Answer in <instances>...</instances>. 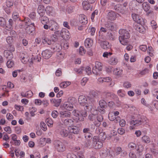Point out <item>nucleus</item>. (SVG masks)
I'll list each match as a JSON object with an SVG mask.
<instances>
[{
    "label": "nucleus",
    "instance_id": "2f4dec72",
    "mask_svg": "<svg viewBox=\"0 0 158 158\" xmlns=\"http://www.w3.org/2000/svg\"><path fill=\"white\" fill-rule=\"evenodd\" d=\"M32 93L31 91H29L25 93L22 92L21 93V95L22 97L30 98L32 95Z\"/></svg>",
    "mask_w": 158,
    "mask_h": 158
},
{
    "label": "nucleus",
    "instance_id": "a878e982",
    "mask_svg": "<svg viewBox=\"0 0 158 158\" xmlns=\"http://www.w3.org/2000/svg\"><path fill=\"white\" fill-rule=\"evenodd\" d=\"M109 150L107 149H103L100 151V156L102 158H106L108 155Z\"/></svg>",
    "mask_w": 158,
    "mask_h": 158
},
{
    "label": "nucleus",
    "instance_id": "f257e3e1",
    "mask_svg": "<svg viewBox=\"0 0 158 158\" xmlns=\"http://www.w3.org/2000/svg\"><path fill=\"white\" fill-rule=\"evenodd\" d=\"M120 35L118 39L120 43L123 45H127L128 44L129 39L130 37L128 31L124 29H120L119 31Z\"/></svg>",
    "mask_w": 158,
    "mask_h": 158
},
{
    "label": "nucleus",
    "instance_id": "c85d7f7f",
    "mask_svg": "<svg viewBox=\"0 0 158 158\" xmlns=\"http://www.w3.org/2000/svg\"><path fill=\"white\" fill-rule=\"evenodd\" d=\"M118 62V60L115 56L112 57L109 60V63L111 65H115Z\"/></svg>",
    "mask_w": 158,
    "mask_h": 158
},
{
    "label": "nucleus",
    "instance_id": "c03bdc74",
    "mask_svg": "<svg viewBox=\"0 0 158 158\" xmlns=\"http://www.w3.org/2000/svg\"><path fill=\"white\" fill-rule=\"evenodd\" d=\"M90 95L91 97L97 98L99 97L98 93L94 91H92L90 93Z\"/></svg>",
    "mask_w": 158,
    "mask_h": 158
},
{
    "label": "nucleus",
    "instance_id": "69168bd1",
    "mask_svg": "<svg viewBox=\"0 0 158 158\" xmlns=\"http://www.w3.org/2000/svg\"><path fill=\"white\" fill-rule=\"evenodd\" d=\"M151 23V26L153 29H156L157 28V24L154 20L152 21Z\"/></svg>",
    "mask_w": 158,
    "mask_h": 158
},
{
    "label": "nucleus",
    "instance_id": "dca6fc26",
    "mask_svg": "<svg viewBox=\"0 0 158 158\" xmlns=\"http://www.w3.org/2000/svg\"><path fill=\"white\" fill-rule=\"evenodd\" d=\"M117 17L116 13L113 11L109 12L107 14V18L108 19L113 20L115 19Z\"/></svg>",
    "mask_w": 158,
    "mask_h": 158
},
{
    "label": "nucleus",
    "instance_id": "2eb2a0df",
    "mask_svg": "<svg viewBox=\"0 0 158 158\" xmlns=\"http://www.w3.org/2000/svg\"><path fill=\"white\" fill-rule=\"evenodd\" d=\"M68 130L69 133L77 134L79 132V128L77 127L72 126L69 127Z\"/></svg>",
    "mask_w": 158,
    "mask_h": 158
},
{
    "label": "nucleus",
    "instance_id": "a19ab883",
    "mask_svg": "<svg viewBox=\"0 0 158 158\" xmlns=\"http://www.w3.org/2000/svg\"><path fill=\"white\" fill-rule=\"evenodd\" d=\"M102 71L97 68L93 67L92 69L93 73L96 75H100L101 74Z\"/></svg>",
    "mask_w": 158,
    "mask_h": 158
},
{
    "label": "nucleus",
    "instance_id": "20e7f679",
    "mask_svg": "<svg viewBox=\"0 0 158 158\" xmlns=\"http://www.w3.org/2000/svg\"><path fill=\"white\" fill-rule=\"evenodd\" d=\"M25 21L26 24L27 26L26 29V32L29 35H33L35 29L34 24V23H31L30 20L28 18H25Z\"/></svg>",
    "mask_w": 158,
    "mask_h": 158
},
{
    "label": "nucleus",
    "instance_id": "423d86ee",
    "mask_svg": "<svg viewBox=\"0 0 158 158\" xmlns=\"http://www.w3.org/2000/svg\"><path fill=\"white\" fill-rule=\"evenodd\" d=\"M74 103V98H72L69 99L68 100L65 102L63 105V107L65 109L70 111L73 110V104Z\"/></svg>",
    "mask_w": 158,
    "mask_h": 158
},
{
    "label": "nucleus",
    "instance_id": "cd10ccee",
    "mask_svg": "<svg viewBox=\"0 0 158 158\" xmlns=\"http://www.w3.org/2000/svg\"><path fill=\"white\" fill-rule=\"evenodd\" d=\"M82 5L83 8L85 10H88L90 8V4L87 1L83 2Z\"/></svg>",
    "mask_w": 158,
    "mask_h": 158
},
{
    "label": "nucleus",
    "instance_id": "9d476101",
    "mask_svg": "<svg viewBox=\"0 0 158 158\" xmlns=\"http://www.w3.org/2000/svg\"><path fill=\"white\" fill-rule=\"evenodd\" d=\"M60 114L61 121L64 120L65 118H70L71 116V113L68 111H61L60 112Z\"/></svg>",
    "mask_w": 158,
    "mask_h": 158
},
{
    "label": "nucleus",
    "instance_id": "603ef678",
    "mask_svg": "<svg viewBox=\"0 0 158 158\" xmlns=\"http://www.w3.org/2000/svg\"><path fill=\"white\" fill-rule=\"evenodd\" d=\"M136 147V144L133 142L130 143L128 144V147L131 150L134 149Z\"/></svg>",
    "mask_w": 158,
    "mask_h": 158
},
{
    "label": "nucleus",
    "instance_id": "4d7b16f0",
    "mask_svg": "<svg viewBox=\"0 0 158 158\" xmlns=\"http://www.w3.org/2000/svg\"><path fill=\"white\" fill-rule=\"evenodd\" d=\"M117 94L119 96L123 97L125 96L126 93L124 91L122 90H118Z\"/></svg>",
    "mask_w": 158,
    "mask_h": 158
},
{
    "label": "nucleus",
    "instance_id": "ea45409f",
    "mask_svg": "<svg viewBox=\"0 0 158 158\" xmlns=\"http://www.w3.org/2000/svg\"><path fill=\"white\" fill-rule=\"evenodd\" d=\"M102 65H103L101 63L98 61H96L95 63V66L94 67L102 71Z\"/></svg>",
    "mask_w": 158,
    "mask_h": 158
},
{
    "label": "nucleus",
    "instance_id": "f704fd0d",
    "mask_svg": "<svg viewBox=\"0 0 158 158\" xmlns=\"http://www.w3.org/2000/svg\"><path fill=\"white\" fill-rule=\"evenodd\" d=\"M6 19L2 17H0V26L5 28L6 27Z\"/></svg>",
    "mask_w": 158,
    "mask_h": 158
},
{
    "label": "nucleus",
    "instance_id": "6e6d98bb",
    "mask_svg": "<svg viewBox=\"0 0 158 158\" xmlns=\"http://www.w3.org/2000/svg\"><path fill=\"white\" fill-rule=\"evenodd\" d=\"M88 75H90L92 73L91 68L89 66H87L86 68H84V70Z\"/></svg>",
    "mask_w": 158,
    "mask_h": 158
},
{
    "label": "nucleus",
    "instance_id": "ddd939ff",
    "mask_svg": "<svg viewBox=\"0 0 158 158\" xmlns=\"http://www.w3.org/2000/svg\"><path fill=\"white\" fill-rule=\"evenodd\" d=\"M42 55L44 59H48L52 56V52L51 50L46 49L42 52Z\"/></svg>",
    "mask_w": 158,
    "mask_h": 158
},
{
    "label": "nucleus",
    "instance_id": "79ce46f5",
    "mask_svg": "<svg viewBox=\"0 0 158 158\" xmlns=\"http://www.w3.org/2000/svg\"><path fill=\"white\" fill-rule=\"evenodd\" d=\"M114 73L116 75H120L122 74L123 70L119 68H116L114 70Z\"/></svg>",
    "mask_w": 158,
    "mask_h": 158
},
{
    "label": "nucleus",
    "instance_id": "13d9d810",
    "mask_svg": "<svg viewBox=\"0 0 158 158\" xmlns=\"http://www.w3.org/2000/svg\"><path fill=\"white\" fill-rule=\"evenodd\" d=\"M88 80V79L86 77L83 78L81 81V84L82 86H85L87 81Z\"/></svg>",
    "mask_w": 158,
    "mask_h": 158
},
{
    "label": "nucleus",
    "instance_id": "e433bc0d",
    "mask_svg": "<svg viewBox=\"0 0 158 158\" xmlns=\"http://www.w3.org/2000/svg\"><path fill=\"white\" fill-rule=\"evenodd\" d=\"M142 7L143 10L146 12L149 11L150 8L149 4L147 2L143 3Z\"/></svg>",
    "mask_w": 158,
    "mask_h": 158
},
{
    "label": "nucleus",
    "instance_id": "5fc2aeb1",
    "mask_svg": "<svg viewBox=\"0 0 158 158\" xmlns=\"http://www.w3.org/2000/svg\"><path fill=\"white\" fill-rule=\"evenodd\" d=\"M74 7L72 6H69L67 7L66 9V11L69 13H72L74 10Z\"/></svg>",
    "mask_w": 158,
    "mask_h": 158
},
{
    "label": "nucleus",
    "instance_id": "4be33fe9",
    "mask_svg": "<svg viewBox=\"0 0 158 158\" xmlns=\"http://www.w3.org/2000/svg\"><path fill=\"white\" fill-rule=\"evenodd\" d=\"M99 43L102 48L104 49H107L110 47V45L107 41H100Z\"/></svg>",
    "mask_w": 158,
    "mask_h": 158
},
{
    "label": "nucleus",
    "instance_id": "39448f33",
    "mask_svg": "<svg viewBox=\"0 0 158 158\" xmlns=\"http://www.w3.org/2000/svg\"><path fill=\"white\" fill-rule=\"evenodd\" d=\"M103 145L102 142L99 140L98 136H94L93 139L92 147L95 149H99L101 148Z\"/></svg>",
    "mask_w": 158,
    "mask_h": 158
},
{
    "label": "nucleus",
    "instance_id": "680f3d73",
    "mask_svg": "<svg viewBox=\"0 0 158 158\" xmlns=\"http://www.w3.org/2000/svg\"><path fill=\"white\" fill-rule=\"evenodd\" d=\"M107 35L109 39L112 40H114V36L112 33H111L110 32H108Z\"/></svg>",
    "mask_w": 158,
    "mask_h": 158
},
{
    "label": "nucleus",
    "instance_id": "a18cd8bd",
    "mask_svg": "<svg viewBox=\"0 0 158 158\" xmlns=\"http://www.w3.org/2000/svg\"><path fill=\"white\" fill-rule=\"evenodd\" d=\"M70 84V82H64L60 83V86L61 88H65Z\"/></svg>",
    "mask_w": 158,
    "mask_h": 158
},
{
    "label": "nucleus",
    "instance_id": "7ed1b4c3",
    "mask_svg": "<svg viewBox=\"0 0 158 158\" xmlns=\"http://www.w3.org/2000/svg\"><path fill=\"white\" fill-rule=\"evenodd\" d=\"M78 101L81 105L85 106L86 110H90L92 107L91 103L89 100L86 97L83 95L80 96L78 99Z\"/></svg>",
    "mask_w": 158,
    "mask_h": 158
},
{
    "label": "nucleus",
    "instance_id": "37998d69",
    "mask_svg": "<svg viewBox=\"0 0 158 158\" xmlns=\"http://www.w3.org/2000/svg\"><path fill=\"white\" fill-rule=\"evenodd\" d=\"M108 117L109 119L111 121H113L114 120V121L115 122H117L118 121V118H119V117H117V118H116L115 116L114 115V116H112V114H110L108 115ZM119 120V119H118Z\"/></svg>",
    "mask_w": 158,
    "mask_h": 158
},
{
    "label": "nucleus",
    "instance_id": "6ab92c4d",
    "mask_svg": "<svg viewBox=\"0 0 158 158\" xmlns=\"http://www.w3.org/2000/svg\"><path fill=\"white\" fill-rule=\"evenodd\" d=\"M143 122V121L141 120L140 119L131 121L130 122V123L131 125L134 126L135 127H137L142 124V123Z\"/></svg>",
    "mask_w": 158,
    "mask_h": 158
},
{
    "label": "nucleus",
    "instance_id": "b1692460",
    "mask_svg": "<svg viewBox=\"0 0 158 158\" xmlns=\"http://www.w3.org/2000/svg\"><path fill=\"white\" fill-rule=\"evenodd\" d=\"M105 27L107 30L112 31L114 28V24L111 22H109L105 24Z\"/></svg>",
    "mask_w": 158,
    "mask_h": 158
},
{
    "label": "nucleus",
    "instance_id": "bf43d9fd",
    "mask_svg": "<svg viewBox=\"0 0 158 158\" xmlns=\"http://www.w3.org/2000/svg\"><path fill=\"white\" fill-rule=\"evenodd\" d=\"M148 53L150 56H152L153 55V50L151 47H148L147 51Z\"/></svg>",
    "mask_w": 158,
    "mask_h": 158
},
{
    "label": "nucleus",
    "instance_id": "f03ea898",
    "mask_svg": "<svg viewBox=\"0 0 158 158\" xmlns=\"http://www.w3.org/2000/svg\"><path fill=\"white\" fill-rule=\"evenodd\" d=\"M85 110V107L84 110H81L80 111L76 110H74L72 112L73 115L75 117L73 120L76 122L83 121L84 118L87 115V112Z\"/></svg>",
    "mask_w": 158,
    "mask_h": 158
},
{
    "label": "nucleus",
    "instance_id": "72a5a7b5",
    "mask_svg": "<svg viewBox=\"0 0 158 158\" xmlns=\"http://www.w3.org/2000/svg\"><path fill=\"white\" fill-rule=\"evenodd\" d=\"M99 105L100 107H102L104 108H106L107 107L106 102L103 99L99 101Z\"/></svg>",
    "mask_w": 158,
    "mask_h": 158
},
{
    "label": "nucleus",
    "instance_id": "8fccbe9b",
    "mask_svg": "<svg viewBox=\"0 0 158 158\" xmlns=\"http://www.w3.org/2000/svg\"><path fill=\"white\" fill-rule=\"evenodd\" d=\"M45 122L48 126H51L53 123V122L52 119L50 118H47Z\"/></svg>",
    "mask_w": 158,
    "mask_h": 158
},
{
    "label": "nucleus",
    "instance_id": "393cba45",
    "mask_svg": "<svg viewBox=\"0 0 158 158\" xmlns=\"http://www.w3.org/2000/svg\"><path fill=\"white\" fill-rule=\"evenodd\" d=\"M93 41L92 39L90 38H87L85 42V46L88 48L91 47L93 44Z\"/></svg>",
    "mask_w": 158,
    "mask_h": 158
},
{
    "label": "nucleus",
    "instance_id": "49530a36",
    "mask_svg": "<svg viewBox=\"0 0 158 158\" xmlns=\"http://www.w3.org/2000/svg\"><path fill=\"white\" fill-rule=\"evenodd\" d=\"M30 113L31 114V116H34L35 115V114L34 113L35 112L36 110V109L34 107H30L29 108Z\"/></svg>",
    "mask_w": 158,
    "mask_h": 158
},
{
    "label": "nucleus",
    "instance_id": "c756f323",
    "mask_svg": "<svg viewBox=\"0 0 158 158\" xmlns=\"http://www.w3.org/2000/svg\"><path fill=\"white\" fill-rule=\"evenodd\" d=\"M40 18L39 19L41 21L42 24H47L49 22V19L48 17L46 16H40Z\"/></svg>",
    "mask_w": 158,
    "mask_h": 158
},
{
    "label": "nucleus",
    "instance_id": "9b49d317",
    "mask_svg": "<svg viewBox=\"0 0 158 158\" xmlns=\"http://www.w3.org/2000/svg\"><path fill=\"white\" fill-rule=\"evenodd\" d=\"M132 17L133 20L139 24H142L143 23V19L141 16L135 14H132Z\"/></svg>",
    "mask_w": 158,
    "mask_h": 158
},
{
    "label": "nucleus",
    "instance_id": "f3484780",
    "mask_svg": "<svg viewBox=\"0 0 158 158\" xmlns=\"http://www.w3.org/2000/svg\"><path fill=\"white\" fill-rule=\"evenodd\" d=\"M6 41L8 44L10 45V49L11 50V51H14L15 48L11 44L14 42V39L13 37L10 36L7 37L6 39Z\"/></svg>",
    "mask_w": 158,
    "mask_h": 158
},
{
    "label": "nucleus",
    "instance_id": "bb28decb",
    "mask_svg": "<svg viewBox=\"0 0 158 158\" xmlns=\"http://www.w3.org/2000/svg\"><path fill=\"white\" fill-rule=\"evenodd\" d=\"M51 102L54 104V106L56 107H58L59 106L61 100L60 99H52L50 100Z\"/></svg>",
    "mask_w": 158,
    "mask_h": 158
},
{
    "label": "nucleus",
    "instance_id": "c9c22d12",
    "mask_svg": "<svg viewBox=\"0 0 158 158\" xmlns=\"http://www.w3.org/2000/svg\"><path fill=\"white\" fill-rule=\"evenodd\" d=\"M57 24L54 22H53L51 25H49V29L52 31H56L58 28Z\"/></svg>",
    "mask_w": 158,
    "mask_h": 158
},
{
    "label": "nucleus",
    "instance_id": "f8f14e48",
    "mask_svg": "<svg viewBox=\"0 0 158 158\" xmlns=\"http://www.w3.org/2000/svg\"><path fill=\"white\" fill-rule=\"evenodd\" d=\"M69 132L64 128H61L59 130V133L62 137H66L68 136Z\"/></svg>",
    "mask_w": 158,
    "mask_h": 158
},
{
    "label": "nucleus",
    "instance_id": "5701e85b",
    "mask_svg": "<svg viewBox=\"0 0 158 158\" xmlns=\"http://www.w3.org/2000/svg\"><path fill=\"white\" fill-rule=\"evenodd\" d=\"M10 51L8 50H5L4 52L5 57L9 60L13 58V55Z\"/></svg>",
    "mask_w": 158,
    "mask_h": 158
},
{
    "label": "nucleus",
    "instance_id": "774afa93",
    "mask_svg": "<svg viewBox=\"0 0 158 158\" xmlns=\"http://www.w3.org/2000/svg\"><path fill=\"white\" fill-rule=\"evenodd\" d=\"M67 157L68 158H77L76 155L72 153H69Z\"/></svg>",
    "mask_w": 158,
    "mask_h": 158
},
{
    "label": "nucleus",
    "instance_id": "a211bd4d",
    "mask_svg": "<svg viewBox=\"0 0 158 158\" xmlns=\"http://www.w3.org/2000/svg\"><path fill=\"white\" fill-rule=\"evenodd\" d=\"M38 13L40 16H43L45 15V7L43 5H40L38 8Z\"/></svg>",
    "mask_w": 158,
    "mask_h": 158
},
{
    "label": "nucleus",
    "instance_id": "4468645a",
    "mask_svg": "<svg viewBox=\"0 0 158 158\" xmlns=\"http://www.w3.org/2000/svg\"><path fill=\"white\" fill-rule=\"evenodd\" d=\"M73 120L71 119L66 118L61 122L64 125L70 127L74 124V121Z\"/></svg>",
    "mask_w": 158,
    "mask_h": 158
},
{
    "label": "nucleus",
    "instance_id": "de8ad7c7",
    "mask_svg": "<svg viewBox=\"0 0 158 158\" xmlns=\"http://www.w3.org/2000/svg\"><path fill=\"white\" fill-rule=\"evenodd\" d=\"M7 67L8 68H11L14 65V63L13 61L9 60L6 63Z\"/></svg>",
    "mask_w": 158,
    "mask_h": 158
},
{
    "label": "nucleus",
    "instance_id": "473e14b6",
    "mask_svg": "<svg viewBox=\"0 0 158 158\" xmlns=\"http://www.w3.org/2000/svg\"><path fill=\"white\" fill-rule=\"evenodd\" d=\"M9 24L5 27V29L8 30H10L12 29V25L13 24V22L12 19H10L9 21Z\"/></svg>",
    "mask_w": 158,
    "mask_h": 158
},
{
    "label": "nucleus",
    "instance_id": "e2e57ef3",
    "mask_svg": "<svg viewBox=\"0 0 158 158\" xmlns=\"http://www.w3.org/2000/svg\"><path fill=\"white\" fill-rule=\"evenodd\" d=\"M35 60V58H31V59L28 60L27 64L30 67H31L33 63V61Z\"/></svg>",
    "mask_w": 158,
    "mask_h": 158
},
{
    "label": "nucleus",
    "instance_id": "052dcab7",
    "mask_svg": "<svg viewBox=\"0 0 158 158\" xmlns=\"http://www.w3.org/2000/svg\"><path fill=\"white\" fill-rule=\"evenodd\" d=\"M19 17V15L18 13L16 11H14L13 13V18L14 20H16L18 19Z\"/></svg>",
    "mask_w": 158,
    "mask_h": 158
},
{
    "label": "nucleus",
    "instance_id": "7c9ffc66",
    "mask_svg": "<svg viewBox=\"0 0 158 158\" xmlns=\"http://www.w3.org/2000/svg\"><path fill=\"white\" fill-rule=\"evenodd\" d=\"M96 114H91L89 115L88 118L89 120L94 122L96 120L97 118L96 114L98 113V112L97 110H96Z\"/></svg>",
    "mask_w": 158,
    "mask_h": 158
},
{
    "label": "nucleus",
    "instance_id": "aec40b11",
    "mask_svg": "<svg viewBox=\"0 0 158 158\" xmlns=\"http://www.w3.org/2000/svg\"><path fill=\"white\" fill-rule=\"evenodd\" d=\"M79 21L80 23L83 25L87 23V20L86 17L83 14L79 15Z\"/></svg>",
    "mask_w": 158,
    "mask_h": 158
},
{
    "label": "nucleus",
    "instance_id": "412c9836",
    "mask_svg": "<svg viewBox=\"0 0 158 158\" xmlns=\"http://www.w3.org/2000/svg\"><path fill=\"white\" fill-rule=\"evenodd\" d=\"M135 30L141 33H143L146 31V29L141 24H139L137 26H135L134 27Z\"/></svg>",
    "mask_w": 158,
    "mask_h": 158
},
{
    "label": "nucleus",
    "instance_id": "09e8293b",
    "mask_svg": "<svg viewBox=\"0 0 158 158\" xmlns=\"http://www.w3.org/2000/svg\"><path fill=\"white\" fill-rule=\"evenodd\" d=\"M142 140L145 143H148L150 142V139L149 137L146 135L143 136L142 138Z\"/></svg>",
    "mask_w": 158,
    "mask_h": 158
},
{
    "label": "nucleus",
    "instance_id": "864d4df0",
    "mask_svg": "<svg viewBox=\"0 0 158 158\" xmlns=\"http://www.w3.org/2000/svg\"><path fill=\"white\" fill-rule=\"evenodd\" d=\"M84 67H82L79 69L74 68V70L79 74H81L82 73V71L84 70Z\"/></svg>",
    "mask_w": 158,
    "mask_h": 158
},
{
    "label": "nucleus",
    "instance_id": "338daca9",
    "mask_svg": "<svg viewBox=\"0 0 158 158\" xmlns=\"http://www.w3.org/2000/svg\"><path fill=\"white\" fill-rule=\"evenodd\" d=\"M6 5L8 7H10L13 5L11 0H7L6 2Z\"/></svg>",
    "mask_w": 158,
    "mask_h": 158
},
{
    "label": "nucleus",
    "instance_id": "1a4fd4ad",
    "mask_svg": "<svg viewBox=\"0 0 158 158\" xmlns=\"http://www.w3.org/2000/svg\"><path fill=\"white\" fill-rule=\"evenodd\" d=\"M55 34L60 33L61 37L65 39L70 38V33L68 30L66 29H62L60 32L59 31H55Z\"/></svg>",
    "mask_w": 158,
    "mask_h": 158
},
{
    "label": "nucleus",
    "instance_id": "58836bf2",
    "mask_svg": "<svg viewBox=\"0 0 158 158\" xmlns=\"http://www.w3.org/2000/svg\"><path fill=\"white\" fill-rule=\"evenodd\" d=\"M42 42L43 44H47L49 45H50L52 44L51 40L47 37H45L44 39H42Z\"/></svg>",
    "mask_w": 158,
    "mask_h": 158
},
{
    "label": "nucleus",
    "instance_id": "0eeeda50",
    "mask_svg": "<svg viewBox=\"0 0 158 158\" xmlns=\"http://www.w3.org/2000/svg\"><path fill=\"white\" fill-rule=\"evenodd\" d=\"M102 98L106 100L115 99L117 98L116 95L112 92L105 91L102 93Z\"/></svg>",
    "mask_w": 158,
    "mask_h": 158
},
{
    "label": "nucleus",
    "instance_id": "6e6552de",
    "mask_svg": "<svg viewBox=\"0 0 158 158\" xmlns=\"http://www.w3.org/2000/svg\"><path fill=\"white\" fill-rule=\"evenodd\" d=\"M55 147L59 152H63L65 150V147L64 144L59 140H56L54 142Z\"/></svg>",
    "mask_w": 158,
    "mask_h": 158
},
{
    "label": "nucleus",
    "instance_id": "3c124183",
    "mask_svg": "<svg viewBox=\"0 0 158 158\" xmlns=\"http://www.w3.org/2000/svg\"><path fill=\"white\" fill-rule=\"evenodd\" d=\"M45 10L48 14L50 15L52 12L53 8L52 6H48L46 7Z\"/></svg>",
    "mask_w": 158,
    "mask_h": 158
},
{
    "label": "nucleus",
    "instance_id": "0e129e2a",
    "mask_svg": "<svg viewBox=\"0 0 158 158\" xmlns=\"http://www.w3.org/2000/svg\"><path fill=\"white\" fill-rule=\"evenodd\" d=\"M85 51L83 47H81L79 49V53L81 55H83L85 53Z\"/></svg>",
    "mask_w": 158,
    "mask_h": 158
},
{
    "label": "nucleus",
    "instance_id": "4c0bfd02",
    "mask_svg": "<svg viewBox=\"0 0 158 158\" xmlns=\"http://www.w3.org/2000/svg\"><path fill=\"white\" fill-rule=\"evenodd\" d=\"M98 137L99 138V140L102 142L106 139V135L105 132H102L99 134Z\"/></svg>",
    "mask_w": 158,
    "mask_h": 158
}]
</instances>
